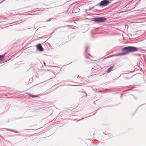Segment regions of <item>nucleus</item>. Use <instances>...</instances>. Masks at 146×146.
I'll return each instance as SVG.
<instances>
[{
    "instance_id": "nucleus-1",
    "label": "nucleus",
    "mask_w": 146,
    "mask_h": 146,
    "mask_svg": "<svg viewBox=\"0 0 146 146\" xmlns=\"http://www.w3.org/2000/svg\"><path fill=\"white\" fill-rule=\"evenodd\" d=\"M123 51H125V52L115 55V56L124 55L127 54L131 52H135L137 50V48L135 47L129 46L125 47L122 49Z\"/></svg>"
},
{
    "instance_id": "nucleus-2",
    "label": "nucleus",
    "mask_w": 146,
    "mask_h": 146,
    "mask_svg": "<svg viewBox=\"0 0 146 146\" xmlns=\"http://www.w3.org/2000/svg\"><path fill=\"white\" fill-rule=\"evenodd\" d=\"M95 21L98 23H102L106 20V19L104 17H98L94 19Z\"/></svg>"
},
{
    "instance_id": "nucleus-3",
    "label": "nucleus",
    "mask_w": 146,
    "mask_h": 146,
    "mask_svg": "<svg viewBox=\"0 0 146 146\" xmlns=\"http://www.w3.org/2000/svg\"><path fill=\"white\" fill-rule=\"evenodd\" d=\"M111 3L109 0H104L102 1L99 4L100 6H105L110 4Z\"/></svg>"
},
{
    "instance_id": "nucleus-4",
    "label": "nucleus",
    "mask_w": 146,
    "mask_h": 146,
    "mask_svg": "<svg viewBox=\"0 0 146 146\" xmlns=\"http://www.w3.org/2000/svg\"><path fill=\"white\" fill-rule=\"evenodd\" d=\"M37 49L40 51H43L44 50V49L41 44H39L37 45Z\"/></svg>"
},
{
    "instance_id": "nucleus-5",
    "label": "nucleus",
    "mask_w": 146,
    "mask_h": 146,
    "mask_svg": "<svg viewBox=\"0 0 146 146\" xmlns=\"http://www.w3.org/2000/svg\"><path fill=\"white\" fill-rule=\"evenodd\" d=\"M114 68V66H112L110 67L107 70V72L108 73H109L111 72L112 70Z\"/></svg>"
},
{
    "instance_id": "nucleus-6",
    "label": "nucleus",
    "mask_w": 146,
    "mask_h": 146,
    "mask_svg": "<svg viewBox=\"0 0 146 146\" xmlns=\"http://www.w3.org/2000/svg\"><path fill=\"white\" fill-rule=\"evenodd\" d=\"M4 58V56L3 55H0V62L3 60Z\"/></svg>"
},
{
    "instance_id": "nucleus-7",
    "label": "nucleus",
    "mask_w": 146,
    "mask_h": 146,
    "mask_svg": "<svg viewBox=\"0 0 146 146\" xmlns=\"http://www.w3.org/2000/svg\"><path fill=\"white\" fill-rule=\"evenodd\" d=\"M28 95H29L30 96H31L32 98L37 97H38L37 96H36V95H35V96L33 95H31L30 94H29L28 93Z\"/></svg>"
},
{
    "instance_id": "nucleus-8",
    "label": "nucleus",
    "mask_w": 146,
    "mask_h": 146,
    "mask_svg": "<svg viewBox=\"0 0 146 146\" xmlns=\"http://www.w3.org/2000/svg\"><path fill=\"white\" fill-rule=\"evenodd\" d=\"M14 131V132H15L16 133H19L17 131Z\"/></svg>"
},
{
    "instance_id": "nucleus-9",
    "label": "nucleus",
    "mask_w": 146,
    "mask_h": 146,
    "mask_svg": "<svg viewBox=\"0 0 146 146\" xmlns=\"http://www.w3.org/2000/svg\"><path fill=\"white\" fill-rule=\"evenodd\" d=\"M4 1V0H3V1H1V2H0V4L1 3H2V2H3Z\"/></svg>"
},
{
    "instance_id": "nucleus-10",
    "label": "nucleus",
    "mask_w": 146,
    "mask_h": 146,
    "mask_svg": "<svg viewBox=\"0 0 146 146\" xmlns=\"http://www.w3.org/2000/svg\"><path fill=\"white\" fill-rule=\"evenodd\" d=\"M8 129V130H10V129Z\"/></svg>"
},
{
    "instance_id": "nucleus-11",
    "label": "nucleus",
    "mask_w": 146,
    "mask_h": 146,
    "mask_svg": "<svg viewBox=\"0 0 146 146\" xmlns=\"http://www.w3.org/2000/svg\"><path fill=\"white\" fill-rule=\"evenodd\" d=\"M50 20H49L47 21H50Z\"/></svg>"
},
{
    "instance_id": "nucleus-12",
    "label": "nucleus",
    "mask_w": 146,
    "mask_h": 146,
    "mask_svg": "<svg viewBox=\"0 0 146 146\" xmlns=\"http://www.w3.org/2000/svg\"><path fill=\"white\" fill-rule=\"evenodd\" d=\"M9 120H8V122H9Z\"/></svg>"
},
{
    "instance_id": "nucleus-13",
    "label": "nucleus",
    "mask_w": 146,
    "mask_h": 146,
    "mask_svg": "<svg viewBox=\"0 0 146 146\" xmlns=\"http://www.w3.org/2000/svg\"><path fill=\"white\" fill-rule=\"evenodd\" d=\"M110 56V57H111V56Z\"/></svg>"
}]
</instances>
